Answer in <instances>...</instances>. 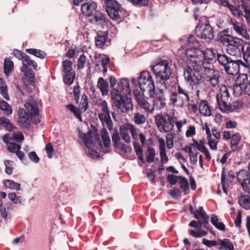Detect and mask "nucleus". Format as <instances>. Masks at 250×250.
<instances>
[{"label": "nucleus", "mask_w": 250, "mask_h": 250, "mask_svg": "<svg viewBox=\"0 0 250 250\" xmlns=\"http://www.w3.org/2000/svg\"><path fill=\"white\" fill-rule=\"evenodd\" d=\"M123 91L118 88H113L111 91V99L113 101L114 105L116 107L118 112L122 113H127L130 109L131 104L126 103L124 99L122 93Z\"/></svg>", "instance_id": "nucleus-12"}, {"label": "nucleus", "mask_w": 250, "mask_h": 250, "mask_svg": "<svg viewBox=\"0 0 250 250\" xmlns=\"http://www.w3.org/2000/svg\"><path fill=\"white\" fill-rule=\"evenodd\" d=\"M97 4L94 1H88L83 4L81 5V10L83 14L86 17H90L98 11Z\"/></svg>", "instance_id": "nucleus-17"}, {"label": "nucleus", "mask_w": 250, "mask_h": 250, "mask_svg": "<svg viewBox=\"0 0 250 250\" xmlns=\"http://www.w3.org/2000/svg\"><path fill=\"white\" fill-rule=\"evenodd\" d=\"M0 93L6 100H9L7 92V86L1 78H0Z\"/></svg>", "instance_id": "nucleus-44"}, {"label": "nucleus", "mask_w": 250, "mask_h": 250, "mask_svg": "<svg viewBox=\"0 0 250 250\" xmlns=\"http://www.w3.org/2000/svg\"><path fill=\"white\" fill-rule=\"evenodd\" d=\"M128 80L126 79H122L120 82H118V88L122 91L124 94H126L130 92L131 90L129 85Z\"/></svg>", "instance_id": "nucleus-32"}, {"label": "nucleus", "mask_w": 250, "mask_h": 250, "mask_svg": "<svg viewBox=\"0 0 250 250\" xmlns=\"http://www.w3.org/2000/svg\"><path fill=\"white\" fill-rule=\"evenodd\" d=\"M104 3L106 6L105 10L111 19L116 20L117 19H121L123 18V14L124 10L116 0L108 1Z\"/></svg>", "instance_id": "nucleus-14"}, {"label": "nucleus", "mask_w": 250, "mask_h": 250, "mask_svg": "<svg viewBox=\"0 0 250 250\" xmlns=\"http://www.w3.org/2000/svg\"><path fill=\"white\" fill-rule=\"evenodd\" d=\"M112 140L114 144V147H119V145L120 143V137L117 131L114 132L113 135L112 136Z\"/></svg>", "instance_id": "nucleus-61"}, {"label": "nucleus", "mask_w": 250, "mask_h": 250, "mask_svg": "<svg viewBox=\"0 0 250 250\" xmlns=\"http://www.w3.org/2000/svg\"><path fill=\"white\" fill-rule=\"evenodd\" d=\"M25 52L40 59H44L46 55L44 51L35 48L26 49Z\"/></svg>", "instance_id": "nucleus-39"}, {"label": "nucleus", "mask_w": 250, "mask_h": 250, "mask_svg": "<svg viewBox=\"0 0 250 250\" xmlns=\"http://www.w3.org/2000/svg\"><path fill=\"white\" fill-rule=\"evenodd\" d=\"M226 30L218 34L219 41L224 45L227 46V52L232 56H237L241 54L244 50V45L245 41L243 39L227 34Z\"/></svg>", "instance_id": "nucleus-4"}, {"label": "nucleus", "mask_w": 250, "mask_h": 250, "mask_svg": "<svg viewBox=\"0 0 250 250\" xmlns=\"http://www.w3.org/2000/svg\"><path fill=\"white\" fill-rule=\"evenodd\" d=\"M97 86L100 89L103 96L107 94L108 91V82L103 78L100 77L99 78Z\"/></svg>", "instance_id": "nucleus-33"}, {"label": "nucleus", "mask_w": 250, "mask_h": 250, "mask_svg": "<svg viewBox=\"0 0 250 250\" xmlns=\"http://www.w3.org/2000/svg\"><path fill=\"white\" fill-rule=\"evenodd\" d=\"M205 22L199 21L196 26L195 33L196 36L207 42H210L214 39V31L213 28L209 24V21L205 19Z\"/></svg>", "instance_id": "nucleus-13"}, {"label": "nucleus", "mask_w": 250, "mask_h": 250, "mask_svg": "<svg viewBox=\"0 0 250 250\" xmlns=\"http://www.w3.org/2000/svg\"><path fill=\"white\" fill-rule=\"evenodd\" d=\"M241 137L239 133H235L231 137V149L232 151H235L238 148V145L241 141Z\"/></svg>", "instance_id": "nucleus-35"}, {"label": "nucleus", "mask_w": 250, "mask_h": 250, "mask_svg": "<svg viewBox=\"0 0 250 250\" xmlns=\"http://www.w3.org/2000/svg\"><path fill=\"white\" fill-rule=\"evenodd\" d=\"M244 46V50L242 51L241 54H243L244 60L248 63L250 62V42L245 41Z\"/></svg>", "instance_id": "nucleus-38"}, {"label": "nucleus", "mask_w": 250, "mask_h": 250, "mask_svg": "<svg viewBox=\"0 0 250 250\" xmlns=\"http://www.w3.org/2000/svg\"><path fill=\"white\" fill-rule=\"evenodd\" d=\"M65 75L63 77V82L64 83L68 85H70L74 82V79L75 78V72H70L67 73H64Z\"/></svg>", "instance_id": "nucleus-45"}, {"label": "nucleus", "mask_w": 250, "mask_h": 250, "mask_svg": "<svg viewBox=\"0 0 250 250\" xmlns=\"http://www.w3.org/2000/svg\"><path fill=\"white\" fill-rule=\"evenodd\" d=\"M129 130L125 128V124L120 128V133L122 138L125 140V141L129 143L130 142V137L128 133Z\"/></svg>", "instance_id": "nucleus-43"}, {"label": "nucleus", "mask_w": 250, "mask_h": 250, "mask_svg": "<svg viewBox=\"0 0 250 250\" xmlns=\"http://www.w3.org/2000/svg\"><path fill=\"white\" fill-rule=\"evenodd\" d=\"M13 54L15 57L20 60H23L27 56L25 53L18 49H14L13 51Z\"/></svg>", "instance_id": "nucleus-62"}, {"label": "nucleus", "mask_w": 250, "mask_h": 250, "mask_svg": "<svg viewBox=\"0 0 250 250\" xmlns=\"http://www.w3.org/2000/svg\"><path fill=\"white\" fill-rule=\"evenodd\" d=\"M136 100L140 107L144 109L146 111H148L149 110L150 104L143 97L141 96H137L136 98Z\"/></svg>", "instance_id": "nucleus-40"}, {"label": "nucleus", "mask_w": 250, "mask_h": 250, "mask_svg": "<svg viewBox=\"0 0 250 250\" xmlns=\"http://www.w3.org/2000/svg\"><path fill=\"white\" fill-rule=\"evenodd\" d=\"M73 94L76 104L79 103L80 96V87L79 85L75 86L73 88Z\"/></svg>", "instance_id": "nucleus-60"}, {"label": "nucleus", "mask_w": 250, "mask_h": 250, "mask_svg": "<svg viewBox=\"0 0 250 250\" xmlns=\"http://www.w3.org/2000/svg\"><path fill=\"white\" fill-rule=\"evenodd\" d=\"M218 241L220 245L219 249L225 250H234V247L232 242L229 239H219Z\"/></svg>", "instance_id": "nucleus-29"}, {"label": "nucleus", "mask_w": 250, "mask_h": 250, "mask_svg": "<svg viewBox=\"0 0 250 250\" xmlns=\"http://www.w3.org/2000/svg\"><path fill=\"white\" fill-rule=\"evenodd\" d=\"M22 66L21 68V70L24 73L25 76L29 79H34L35 74L32 68L33 69H36L38 67L36 62L27 55L24 59L22 60Z\"/></svg>", "instance_id": "nucleus-15"}, {"label": "nucleus", "mask_w": 250, "mask_h": 250, "mask_svg": "<svg viewBox=\"0 0 250 250\" xmlns=\"http://www.w3.org/2000/svg\"><path fill=\"white\" fill-rule=\"evenodd\" d=\"M82 109H83V112H85L88 108V101L87 96L83 94L82 96Z\"/></svg>", "instance_id": "nucleus-59"}, {"label": "nucleus", "mask_w": 250, "mask_h": 250, "mask_svg": "<svg viewBox=\"0 0 250 250\" xmlns=\"http://www.w3.org/2000/svg\"><path fill=\"white\" fill-rule=\"evenodd\" d=\"M86 62V57L84 54L80 55L78 60L77 68L79 70L82 69L84 66Z\"/></svg>", "instance_id": "nucleus-58"}, {"label": "nucleus", "mask_w": 250, "mask_h": 250, "mask_svg": "<svg viewBox=\"0 0 250 250\" xmlns=\"http://www.w3.org/2000/svg\"><path fill=\"white\" fill-rule=\"evenodd\" d=\"M0 125L6 130L12 132L16 129L14 124L11 123L10 121L5 117H0Z\"/></svg>", "instance_id": "nucleus-25"}, {"label": "nucleus", "mask_w": 250, "mask_h": 250, "mask_svg": "<svg viewBox=\"0 0 250 250\" xmlns=\"http://www.w3.org/2000/svg\"><path fill=\"white\" fill-rule=\"evenodd\" d=\"M151 70L155 75L157 83L161 84V87L167 89L166 81L169 79L171 75V69L166 60H160L152 66Z\"/></svg>", "instance_id": "nucleus-5"}, {"label": "nucleus", "mask_w": 250, "mask_h": 250, "mask_svg": "<svg viewBox=\"0 0 250 250\" xmlns=\"http://www.w3.org/2000/svg\"><path fill=\"white\" fill-rule=\"evenodd\" d=\"M219 64L224 68L229 75L235 76L239 74L240 65L246 66L245 63L240 60H233L225 54L217 55Z\"/></svg>", "instance_id": "nucleus-6"}, {"label": "nucleus", "mask_w": 250, "mask_h": 250, "mask_svg": "<svg viewBox=\"0 0 250 250\" xmlns=\"http://www.w3.org/2000/svg\"><path fill=\"white\" fill-rule=\"evenodd\" d=\"M174 133L171 132L167 134L166 137V144L167 147L170 149L173 147Z\"/></svg>", "instance_id": "nucleus-54"}, {"label": "nucleus", "mask_w": 250, "mask_h": 250, "mask_svg": "<svg viewBox=\"0 0 250 250\" xmlns=\"http://www.w3.org/2000/svg\"><path fill=\"white\" fill-rule=\"evenodd\" d=\"M137 81L143 94L147 92L150 97L154 96V84L150 72L146 71L141 72Z\"/></svg>", "instance_id": "nucleus-11"}, {"label": "nucleus", "mask_w": 250, "mask_h": 250, "mask_svg": "<svg viewBox=\"0 0 250 250\" xmlns=\"http://www.w3.org/2000/svg\"><path fill=\"white\" fill-rule=\"evenodd\" d=\"M134 120L137 125H141L146 122V119L144 115L140 113H136L134 115Z\"/></svg>", "instance_id": "nucleus-53"}, {"label": "nucleus", "mask_w": 250, "mask_h": 250, "mask_svg": "<svg viewBox=\"0 0 250 250\" xmlns=\"http://www.w3.org/2000/svg\"><path fill=\"white\" fill-rule=\"evenodd\" d=\"M199 110L200 113L204 116H210L211 115V110L206 101H202L200 103Z\"/></svg>", "instance_id": "nucleus-31"}, {"label": "nucleus", "mask_w": 250, "mask_h": 250, "mask_svg": "<svg viewBox=\"0 0 250 250\" xmlns=\"http://www.w3.org/2000/svg\"><path fill=\"white\" fill-rule=\"evenodd\" d=\"M98 105L101 107V110L102 111V113H99V114H102L104 115L110 114L107 103L105 100L102 101L101 102L99 103Z\"/></svg>", "instance_id": "nucleus-51"}, {"label": "nucleus", "mask_w": 250, "mask_h": 250, "mask_svg": "<svg viewBox=\"0 0 250 250\" xmlns=\"http://www.w3.org/2000/svg\"><path fill=\"white\" fill-rule=\"evenodd\" d=\"M185 55L189 59L190 62L184 69V76L186 81L191 80L192 75L198 73L199 69L201 71L203 69L199 64V61L202 59L203 56V50L198 47H190L186 49Z\"/></svg>", "instance_id": "nucleus-2"}, {"label": "nucleus", "mask_w": 250, "mask_h": 250, "mask_svg": "<svg viewBox=\"0 0 250 250\" xmlns=\"http://www.w3.org/2000/svg\"><path fill=\"white\" fill-rule=\"evenodd\" d=\"M4 184L7 188L11 189H15L17 190H20L21 189V185L11 180H6L4 181Z\"/></svg>", "instance_id": "nucleus-42"}, {"label": "nucleus", "mask_w": 250, "mask_h": 250, "mask_svg": "<svg viewBox=\"0 0 250 250\" xmlns=\"http://www.w3.org/2000/svg\"><path fill=\"white\" fill-rule=\"evenodd\" d=\"M242 107V103L240 101H236L232 103H230L229 102V104L222 108V109L221 111L224 113L233 112L235 110L241 108Z\"/></svg>", "instance_id": "nucleus-23"}, {"label": "nucleus", "mask_w": 250, "mask_h": 250, "mask_svg": "<svg viewBox=\"0 0 250 250\" xmlns=\"http://www.w3.org/2000/svg\"><path fill=\"white\" fill-rule=\"evenodd\" d=\"M14 62L9 58H5L4 61L3 69L5 75L9 77L14 70Z\"/></svg>", "instance_id": "nucleus-28"}, {"label": "nucleus", "mask_w": 250, "mask_h": 250, "mask_svg": "<svg viewBox=\"0 0 250 250\" xmlns=\"http://www.w3.org/2000/svg\"><path fill=\"white\" fill-rule=\"evenodd\" d=\"M101 137L103 141L104 147L105 148L109 147L110 145V139L108 134L105 128H104L103 131L102 132Z\"/></svg>", "instance_id": "nucleus-47"}, {"label": "nucleus", "mask_w": 250, "mask_h": 250, "mask_svg": "<svg viewBox=\"0 0 250 250\" xmlns=\"http://www.w3.org/2000/svg\"><path fill=\"white\" fill-rule=\"evenodd\" d=\"M125 128L129 130L134 139H138V130L133 125L129 124H125Z\"/></svg>", "instance_id": "nucleus-52"}, {"label": "nucleus", "mask_w": 250, "mask_h": 250, "mask_svg": "<svg viewBox=\"0 0 250 250\" xmlns=\"http://www.w3.org/2000/svg\"><path fill=\"white\" fill-rule=\"evenodd\" d=\"M175 117L166 113L159 114L155 117V123L158 130L162 133H171L174 126Z\"/></svg>", "instance_id": "nucleus-9"}, {"label": "nucleus", "mask_w": 250, "mask_h": 250, "mask_svg": "<svg viewBox=\"0 0 250 250\" xmlns=\"http://www.w3.org/2000/svg\"><path fill=\"white\" fill-rule=\"evenodd\" d=\"M188 44L190 47H198L199 43L194 35H190L188 38Z\"/></svg>", "instance_id": "nucleus-56"}, {"label": "nucleus", "mask_w": 250, "mask_h": 250, "mask_svg": "<svg viewBox=\"0 0 250 250\" xmlns=\"http://www.w3.org/2000/svg\"><path fill=\"white\" fill-rule=\"evenodd\" d=\"M189 100V91L183 88L179 83L175 86L174 90L171 89L169 100L174 106L182 107Z\"/></svg>", "instance_id": "nucleus-8"}, {"label": "nucleus", "mask_w": 250, "mask_h": 250, "mask_svg": "<svg viewBox=\"0 0 250 250\" xmlns=\"http://www.w3.org/2000/svg\"><path fill=\"white\" fill-rule=\"evenodd\" d=\"M146 154V160L145 161H146L149 163L153 162L155 157V149L153 147L148 146L147 148Z\"/></svg>", "instance_id": "nucleus-41"}, {"label": "nucleus", "mask_w": 250, "mask_h": 250, "mask_svg": "<svg viewBox=\"0 0 250 250\" xmlns=\"http://www.w3.org/2000/svg\"><path fill=\"white\" fill-rule=\"evenodd\" d=\"M45 151L49 158H52L53 157L54 148L51 143L47 144L45 146Z\"/></svg>", "instance_id": "nucleus-63"}, {"label": "nucleus", "mask_w": 250, "mask_h": 250, "mask_svg": "<svg viewBox=\"0 0 250 250\" xmlns=\"http://www.w3.org/2000/svg\"><path fill=\"white\" fill-rule=\"evenodd\" d=\"M237 179L241 184L243 190L248 193H250V186L248 185L249 178V172L246 170L240 169L237 174Z\"/></svg>", "instance_id": "nucleus-18"}, {"label": "nucleus", "mask_w": 250, "mask_h": 250, "mask_svg": "<svg viewBox=\"0 0 250 250\" xmlns=\"http://www.w3.org/2000/svg\"><path fill=\"white\" fill-rule=\"evenodd\" d=\"M134 148H135V150L136 155H137L139 160H141V161L142 163H145L146 162V161L143 156V149H142V148L139 145L138 146H137L134 144Z\"/></svg>", "instance_id": "nucleus-57"}, {"label": "nucleus", "mask_w": 250, "mask_h": 250, "mask_svg": "<svg viewBox=\"0 0 250 250\" xmlns=\"http://www.w3.org/2000/svg\"><path fill=\"white\" fill-rule=\"evenodd\" d=\"M159 141L160 143L159 149L161 162L162 164H165L168 161V158L166 154L165 149V142L163 139H160Z\"/></svg>", "instance_id": "nucleus-24"}, {"label": "nucleus", "mask_w": 250, "mask_h": 250, "mask_svg": "<svg viewBox=\"0 0 250 250\" xmlns=\"http://www.w3.org/2000/svg\"><path fill=\"white\" fill-rule=\"evenodd\" d=\"M98 116L104 126H106L109 130L113 129V123L110 114L107 115L98 114Z\"/></svg>", "instance_id": "nucleus-26"}, {"label": "nucleus", "mask_w": 250, "mask_h": 250, "mask_svg": "<svg viewBox=\"0 0 250 250\" xmlns=\"http://www.w3.org/2000/svg\"><path fill=\"white\" fill-rule=\"evenodd\" d=\"M66 108L72 113L76 118L78 119L79 121H82V111L81 110L74 106L72 104H69L66 105Z\"/></svg>", "instance_id": "nucleus-36"}, {"label": "nucleus", "mask_w": 250, "mask_h": 250, "mask_svg": "<svg viewBox=\"0 0 250 250\" xmlns=\"http://www.w3.org/2000/svg\"><path fill=\"white\" fill-rule=\"evenodd\" d=\"M220 54L218 53L217 51L213 48H207L206 50L203 51V57L202 59L199 61V64L201 65V67H203L201 71L199 69L198 73L199 74L197 76L196 80L202 81L203 80V76H199L200 74H202L203 71H206L207 69H210L208 66V64H210L213 61L216 59L217 60V55Z\"/></svg>", "instance_id": "nucleus-10"}, {"label": "nucleus", "mask_w": 250, "mask_h": 250, "mask_svg": "<svg viewBox=\"0 0 250 250\" xmlns=\"http://www.w3.org/2000/svg\"><path fill=\"white\" fill-rule=\"evenodd\" d=\"M211 223L218 229L221 231H225V225L222 222H218V218L216 215L212 214L210 219Z\"/></svg>", "instance_id": "nucleus-37"}, {"label": "nucleus", "mask_w": 250, "mask_h": 250, "mask_svg": "<svg viewBox=\"0 0 250 250\" xmlns=\"http://www.w3.org/2000/svg\"><path fill=\"white\" fill-rule=\"evenodd\" d=\"M7 146V150L12 153H16L21 149V146L15 143H10Z\"/></svg>", "instance_id": "nucleus-55"}, {"label": "nucleus", "mask_w": 250, "mask_h": 250, "mask_svg": "<svg viewBox=\"0 0 250 250\" xmlns=\"http://www.w3.org/2000/svg\"><path fill=\"white\" fill-rule=\"evenodd\" d=\"M194 217L198 221L192 220L189 224V226L196 229L197 230L189 229V234L195 238H200L207 235V231L202 230L203 227L205 229H208L209 225V216L204 210L203 208L200 207L194 212Z\"/></svg>", "instance_id": "nucleus-3"}, {"label": "nucleus", "mask_w": 250, "mask_h": 250, "mask_svg": "<svg viewBox=\"0 0 250 250\" xmlns=\"http://www.w3.org/2000/svg\"><path fill=\"white\" fill-rule=\"evenodd\" d=\"M0 109L2 111L3 113L7 116H10L13 112L12 107L7 102L4 101L0 102Z\"/></svg>", "instance_id": "nucleus-34"}, {"label": "nucleus", "mask_w": 250, "mask_h": 250, "mask_svg": "<svg viewBox=\"0 0 250 250\" xmlns=\"http://www.w3.org/2000/svg\"><path fill=\"white\" fill-rule=\"evenodd\" d=\"M232 25L233 30L238 35L242 37L245 40H250V35L248 33L245 24L237 21H232Z\"/></svg>", "instance_id": "nucleus-19"}, {"label": "nucleus", "mask_w": 250, "mask_h": 250, "mask_svg": "<svg viewBox=\"0 0 250 250\" xmlns=\"http://www.w3.org/2000/svg\"><path fill=\"white\" fill-rule=\"evenodd\" d=\"M199 74L196 73L194 75L191 76V80H186V81L192 86L194 85L203 83L204 81L210 82V84L213 87H216L219 84V74L218 71L215 70L214 69H207L206 71H203L199 76H203V80L201 81H197V76Z\"/></svg>", "instance_id": "nucleus-7"}, {"label": "nucleus", "mask_w": 250, "mask_h": 250, "mask_svg": "<svg viewBox=\"0 0 250 250\" xmlns=\"http://www.w3.org/2000/svg\"><path fill=\"white\" fill-rule=\"evenodd\" d=\"M26 110L23 108H19L18 110V123L23 128H27L30 126L31 119L32 123L38 124L40 123L39 119V109L37 104L34 102L27 103L24 104Z\"/></svg>", "instance_id": "nucleus-1"}, {"label": "nucleus", "mask_w": 250, "mask_h": 250, "mask_svg": "<svg viewBox=\"0 0 250 250\" xmlns=\"http://www.w3.org/2000/svg\"><path fill=\"white\" fill-rule=\"evenodd\" d=\"M12 140L16 141L17 142L22 141L24 139V136L21 132H15L12 134Z\"/></svg>", "instance_id": "nucleus-64"}, {"label": "nucleus", "mask_w": 250, "mask_h": 250, "mask_svg": "<svg viewBox=\"0 0 250 250\" xmlns=\"http://www.w3.org/2000/svg\"><path fill=\"white\" fill-rule=\"evenodd\" d=\"M248 78L249 77L247 74H242L238 76L236 82L244 88L245 85L247 84L249 82Z\"/></svg>", "instance_id": "nucleus-49"}, {"label": "nucleus", "mask_w": 250, "mask_h": 250, "mask_svg": "<svg viewBox=\"0 0 250 250\" xmlns=\"http://www.w3.org/2000/svg\"><path fill=\"white\" fill-rule=\"evenodd\" d=\"M241 8L245 12V18L250 25V0H241Z\"/></svg>", "instance_id": "nucleus-27"}, {"label": "nucleus", "mask_w": 250, "mask_h": 250, "mask_svg": "<svg viewBox=\"0 0 250 250\" xmlns=\"http://www.w3.org/2000/svg\"><path fill=\"white\" fill-rule=\"evenodd\" d=\"M179 179H180L179 183L180 188L184 192H186L189 188L188 180L182 176H179Z\"/></svg>", "instance_id": "nucleus-50"}, {"label": "nucleus", "mask_w": 250, "mask_h": 250, "mask_svg": "<svg viewBox=\"0 0 250 250\" xmlns=\"http://www.w3.org/2000/svg\"><path fill=\"white\" fill-rule=\"evenodd\" d=\"M221 184L224 192L227 194V189L229 187V184L226 180V174L224 168H223L221 174Z\"/></svg>", "instance_id": "nucleus-48"}, {"label": "nucleus", "mask_w": 250, "mask_h": 250, "mask_svg": "<svg viewBox=\"0 0 250 250\" xmlns=\"http://www.w3.org/2000/svg\"><path fill=\"white\" fill-rule=\"evenodd\" d=\"M108 39L107 32L104 35H98L95 38V45L98 48H103Z\"/></svg>", "instance_id": "nucleus-30"}, {"label": "nucleus", "mask_w": 250, "mask_h": 250, "mask_svg": "<svg viewBox=\"0 0 250 250\" xmlns=\"http://www.w3.org/2000/svg\"><path fill=\"white\" fill-rule=\"evenodd\" d=\"M72 62L71 60H65L62 62V67L64 73L75 72L72 69Z\"/></svg>", "instance_id": "nucleus-46"}, {"label": "nucleus", "mask_w": 250, "mask_h": 250, "mask_svg": "<svg viewBox=\"0 0 250 250\" xmlns=\"http://www.w3.org/2000/svg\"><path fill=\"white\" fill-rule=\"evenodd\" d=\"M93 16V18L89 20V22L91 23L103 25L109 22V20L106 17L105 14L99 10Z\"/></svg>", "instance_id": "nucleus-20"}, {"label": "nucleus", "mask_w": 250, "mask_h": 250, "mask_svg": "<svg viewBox=\"0 0 250 250\" xmlns=\"http://www.w3.org/2000/svg\"><path fill=\"white\" fill-rule=\"evenodd\" d=\"M218 107L220 110L226 104L230 102V94L228 88L225 85H222L220 88V92L216 96Z\"/></svg>", "instance_id": "nucleus-16"}, {"label": "nucleus", "mask_w": 250, "mask_h": 250, "mask_svg": "<svg viewBox=\"0 0 250 250\" xmlns=\"http://www.w3.org/2000/svg\"><path fill=\"white\" fill-rule=\"evenodd\" d=\"M164 89H165L162 87L160 89L159 92L155 94L153 103L154 106L157 109H161L166 105V98L163 93Z\"/></svg>", "instance_id": "nucleus-21"}, {"label": "nucleus", "mask_w": 250, "mask_h": 250, "mask_svg": "<svg viewBox=\"0 0 250 250\" xmlns=\"http://www.w3.org/2000/svg\"><path fill=\"white\" fill-rule=\"evenodd\" d=\"M79 137L84 143L85 146L88 148H90L93 146L92 132L91 130H89L87 133H83L81 130H79Z\"/></svg>", "instance_id": "nucleus-22"}]
</instances>
